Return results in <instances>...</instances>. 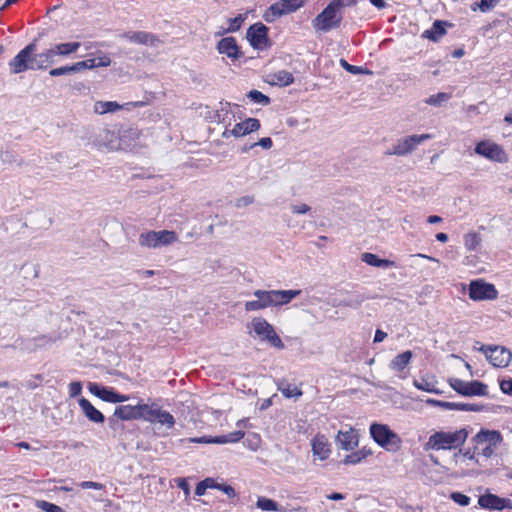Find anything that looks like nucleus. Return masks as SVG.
I'll return each instance as SVG.
<instances>
[{
    "label": "nucleus",
    "instance_id": "f257e3e1",
    "mask_svg": "<svg viewBox=\"0 0 512 512\" xmlns=\"http://www.w3.org/2000/svg\"><path fill=\"white\" fill-rule=\"evenodd\" d=\"M36 42L28 44L10 62L11 72L18 74L26 70H43L55 62L53 48L36 54Z\"/></svg>",
    "mask_w": 512,
    "mask_h": 512
},
{
    "label": "nucleus",
    "instance_id": "f03ea898",
    "mask_svg": "<svg viewBox=\"0 0 512 512\" xmlns=\"http://www.w3.org/2000/svg\"><path fill=\"white\" fill-rule=\"evenodd\" d=\"M469 431L461 428L454 431H435L424 444V450H457L466 442Z\"/></svg>",
    "mask_w": 512,
    "mask_h": 512
},
{
    "label": "nucleus",
    "instance_id": "7ed1b4c3",
    "mask_svg": "<svg viewBox=\"0 0 512 512\" xmlns=\"http://www.w3.org/2000/svg\"><path fill=\"white\" fill-rule=\"evenodd\" d=\"M369 430L372 439L382 448L388 451H395L400 448L401 438L388 425L372 423Z\"/></svg>",
    "mask_w": 512,
    "mask_h": 512
},
{
    "label": "nucleus",
    "instance_id": "20e7f679",
    "mask_svg": "<svg viewBox=\"0 0 512 512\" xmlns=\"http://www.w3.org/2000/svg\"><path fill=\"white\" fill-rule=\"evenodd\" d=\"M343 14L328 4L321 13L312 21L313 28L317 32H329L337 29L342 22Z\"/></svg>",
    "mask_w": 512,
    "mask_h": 512
},
{
    "label": "nucleus",
    "instance_id": "39448f33",
    "mask_svg": "<svg viewBox=\"0 0 512 512\" xmlns=\"http://www.w3.org/2000/svg\"><path fill=\"white\" fill-rule=\"evenodd\" d=\"M177 234L170 230L148 231L139 235V245L147 248H160L175 243Z\"/></svg>",
    "mask_w": 512,
    "mask_h": 512
},
{
    "label": "nucleus",
    "instance_id": "423d86ee",
    "mask_svg": "<svg viewBox=\"0 0 512 512\" xmlns=\"http://www.w3.org/2000/svg\"><path fill=\"white\" fill-rule=\"evenodd\" d=\"M252 327L255 334L260 338L261 341H266L275 348L283 349L284 343L281 338L275 332L274 327L264 318L255 317L253 318Z\"/></svg>",
    "mask_w": 512,
    "mask_h": 512
},
{
    "label": "nucleus",
    "instance_id": "0eeeda50",
    "mask_svg": "<svg viewBox=\"0 0 512 512\" xmlns=\"http://www.w3.org/2000/svg\"><path fill=\"white\" fill-rule=\"evenodd\" d=\"M303 4L304 0H280L265 11L263 18L266 22L272 23L283 15L295 12Z\"/></svg>",
    "mask_w": 512,
    "mask_h": 512
},
{
    "label": "nucleus",
    "instance_id": "6e6552de",
    "mask_svg": "<svg viewBox=\"0 0 512 512\" xmlns=\"http://www.w3.org/2000/svg\"><path fill=\"white\" fill-rule=\"evenodd\" d=\"M432 139L431 134L410 135L399 139L386 155L406 156L426 140Z\"/></svg>",
    "mask_w": 512,
    "mask_h": 512
},
{
    "label": "nucleus",
    "instance_id": "1a4fd4ad",
    "mask_svg": "<svg viewBox=\"0 0 512 512\" xmlns=\"http://www.w3.org/2000/svg\"><path fill=\"white\" fill-rule=\"evenodd\" d=\"M449 384L457 393L463 396L488 395L487 385L478 380L466 382L458 378H452L449 380Z\"/></svg>",
    "mask_w": 512,
    "mask_h": 512
},
{
    "label": "nucleus",
    "instance_id": "9d476101",
    "mask_svg": "<svg viewBox=\"0 0 512 512\" xmlns=\"http://www.w3.org/2000/svg\"><path fill=\"white\" fill-rule=\"evenodd\" d=\"M475 153L490 161L505 163L508 157L502 146L490 140H483L476 144Z\"/></svg>",
    "mask_w": 512,
    "mask_h": 512
},
{
    "label": "nucleus",
    "instance_id": "9b49d317",
    "mask_svg": "<svg viewBox=\"0 0 512 512\" xmlns=\"http://www.w3.org/2000/svg\"><path fill=\"white\" fill-rule=\"evenodd\" d=\"M479 350L485 354L494 367H507L512 359L511 351L503 346L481 345Z\"/></svg>",
    "mask_w": 512,
    "mask_h": 512
},
{
    "label": "nucleus",
    "instance_id": "f8f14e48",
    "mask_svg": "<svg viewBox=\"0 0 512 512\" xmlns=\"http://www.w3.org/2000/svg\"><path fill=\"white\" fill-rule=\"evenodd\" d=\"M469 297L474 301L494 300L498 297V291L493 284L474 280L469 284Z\"/></svg>",
    "mask_w": 512,
    "mask_h": 512
},
{
    "label": "nucleus",
    "instance_id": "ddd939ff",
    "mask_svg": "<svg viewBox=\"0 0 512 512\" xmlns=\"http://www.w3.org/2000/svg\"><path fill=\"white\" fill-rule=\"evenodd\" d=\"M148 406V404L142 403V401H138L135 405H120L116 407L114 417L124 421L138 419L146 421Z\"/></svg>",
    "mask_w": 512,
    "mask_h": 512
},
{
    "label": "nucleus",
    "instance_id": "4468645a",
    "mask_svg": "<svg viewBox=\"0 0 512 512\" xmlns=\"http://www.w3.org/2000/svg\"><path fill=\"white\" fill-rule=\"evenodd\" d=\"M246 38L254 49H263L270 45L268 28L261 22L255 23L248 28Z\"/></svg>",
    "mask_w": 512,
    "mask_h": 512
},
{
    "label": "nucleus",
    "instance_id": "2eb2a0df",
    "mask_svg": "<svg viewBox=\"0 0 512 512\" xmlns=\"http://www.w3.org/2000/svg\"><path fill=\"white\" fill-rule=\"evenodd\" d=\"M503 438L499 431L481 429L472 439L471 442L476 445L490 446L492 449H496L501 444Z\"/></svg>",
    "mask_w": 512,
    "mask_h": 512
},
{
    "label": "nucleus",
    "instance_id": "dca6fc26",
    "mask_svg": "<svg viewBox=\"0 0 512 512\" xmlns=\"http://www.w3.org/2000/svg\"><path fill=\"white\" fill-rule=\"evenodd\" d=\"M217 51L226 55L232 61H236L243 56V52L237 44V41L234 37H224L217 43Z\"/></svg>",
    "mask_w": 512,
    "mask_h": 512
},
{
    "label": "nucleus",
    "instance_id": "f3484780",
    "mask_svg": "<svg viewBox=\"0 0 512 512\" xmlns=\"http://www.w3.org/2000/svg\"><path fill=\"white\" fill-rule=\"evenodd\" d=\"M120 37L132 43L151 47L158 46L161 43L156 35L145 31H129L121 34Z\"/></svg>",
    "mask_w": 512,
    "mask_h": 512
},
{
    "label": "nucleus",
    "instance_id": "a211bd4d",
    "mask_svg": "<svg viewBox=\"0 0 512 512\" xmlns=\"http://www.w3.org/2000/svg\"><path fill=\"white\" fill-rule=\"evenodd\" d=\"M245 433L241 430L234 431L232 433H229L227 435L222 436H216V437H196V438H190L189 441L191 443H214V444H224V443H235L240 441L244 437Z\"/></svg>",
    "mask_w": 512,
    "mask_h": 512
},
{
    "label": "nucleus",
    "instance_id": "6ab92c4d",
    "mask_svg": "<svg viewBox=\"0 0 512 512\" xmlns=\"http://www.w3.org/2000/svg\"><path fill=\"white\" fill-rule=\"evenodd\" d=\"M146 421L151 423L157 421L162 425H166L167 428H173L175 424L173 415L167 411L161 410L156 405L148 406Z\"/></svg>",
    "mask_w": 512,
    "mask_h": 512
},
{
    "label": "nucleus",
    "instance_id": "aec40b11",
    "mask_svg": "<svg viewBox=\"0 0 512 512\" xmlns=\"http://www.w3.org/2000/svg\"><path fill=\"white\" fill-rule=\"evenodd\" d=\"M311 447L313 456L319 460L324 461L329 458L331 453L330 444L323 434H317L311 440Z\"/></svg>",
    "mask_w": 512,
    "mask_h": 512
},
{
    "label": "nucleus",
    "instance_id": "412c9836",
    "mask_svg": "<svg viewBox=\"0 0 512 512\" xmlns=\"http://www.w3.org/2000/svg\"><path fill=\"white\" fill-rule=\"evenodd\" d=\"M338 446L346 451H351L358 446V436L353 429L349 431H339L336 437Z\"/></svg>",
    "mask_w": 512,
    "mask_h": 512
},
{
    "label": "nucleus",
    "instance_id": "4be33fe9",
    "mask_svg": "<svg viewBox=\"0 0 512 512\" xmlns=\"http://www.w3.org/2000/svg\"><path fill=\"white\" fill-rule=\"evenodd\" d=\"M79 406L84 415L94 423H103L105 417L98 409H96L86 398L79 399Z\"/></svg>",
    "mask_w": 512,
    "mask_h": 512
},
{
    "label": "nucleus",
    "instance_id": "5701e85b",
    "mask_svg": "<svg viewBox=\"0 0 512 512\" xmlns=\"http://www.w3.org/2000/svg\"><path fill=\"white\" fill-rule=\"evenodd\" d=\"M88 389L91 394L101 400L110 403L114 402V395L116 391L113 388L105 387L98 383H89Z\"/></svg>",
    "mask_w": 512,
    "mask_h": 512
},
{
    "label": "nucleus",
    "instance_id": "b1692460",
    "mask_svg": "<svg viewBox=\"0 0 512 512\" xmlns=\"http://www.w3.org/2000/svg\"><path fill=\"white\" fill-rule=\"evenodd\" d=\"M300 293V290H272L273 306L288 304Z\"/></svg>",
    "mask_w": 512,
    "mask_h": 512
},
{
    "label": "nucleus",
    "instance_id": "393cba45",
    "mask_svg": "<svg viewBox=\"0 0 512 512\" xmlns=\"http://www.w3.org/2000/svg\"><path fill=\"white\" fill-rule=\"evenodd\" d=\"M267 82L271 85L285 87L294 82V76L291 72L287 70H279L268 75Z\"/></svg>",
    "mask_w": 512,
    "mask_h": 512
},
{
    "label": "nucleus",
    "instance_id": "a878e982",
    "mask_svg": "<svg viewBox=\"0 0 512 512\" xmlns=\"http://www.w3.org/2000/svg\"><path fill=\"white\" fill-rule=\"evenodd\" d=\"M502 497L492 493H485L478 498V504L481 508L486 510L501 511Z\"/></svg>",
    "mask_w": 512,
    "mask_h": 512
},
{
    "label": "nucleus",
    "instance_id": "bb28decb",
    "mask_svg": "<svg viewBox=\"0 0 512 512\" xmlns=\"http://www.w3.org/2000/svg\"><path fill=\"white\" fill-rule=\"evenodd\" d=\"M111 63V59L108 56L96 57L86 59L84 61H80L75 63L77 71L81 72L86 69H93L97 67H107Z\"/></svg>",
    "mask_w": 512,
    "mask_h": 512
},
{
    "label": "nucleus",
    "instance_id": "cd10ccee",
    "mask_svg": "<svg viewBox=\"0 0 512 512\" xmlns=\"http://www.w3.org/2000/svg\"><path fill=\"white\" fill-rule=\"evenodd\" d=\"M260 128V121L256 118H247L245 121L237 123L234 126V132H236V138L249 134L251 132L258 131Z\"/></svg>",
    "mask_w": 512,
    "mask_h": 512
},
{
    "label": "nucleus",
    "instance_id": "c85d7f7f",
    "mask_svg": "<svg viewBox=\"0 0 512 512\" xmlns=\"http://www.w3.org/2000/svg\"><path fill=\"white\" fill-rule=\"evenodd\" d=\"M412 357V351H404L390 361L389 368L395 372H402L410 364Z\"/></svg>",
    "mask_w": 512,
    "mask_h": 512
},
{
    "label": "nucleus",
    "instance_id": "c756f323",
    "mask_svg": "<svg viewBox=\"0 0 512 512\" xmlns=\"http://www.w3.org/2000/svg\"><path fill=\"white\" fill-rule=\"evenodd\" d=\"M446 26L447 22L436 20L430 29L423 32L422 37L437 42L442 36L446 34Z\"/></svg>",
    "mask_w": 512,
    "mask_h": 512
},
{
    "label": "nucleus",
    "instance_id": "7c9ffc66",
    "mask_svg": "<svg viewBox=\"0 0 512 512\" xmlns=\"http://www.w3.org/2000/svg\"><path fill=\"white\" fill-rule=\"evenodd\" d=\"M80 46L79 42H67L57 44L52 48L56 56H67L76 52Z\"/></svg>",
    "mask_w": 512,
    "mask_h": 512
},
{
    "label": "nucleus",
    "instance_id": "2f4dec72",
    "mask_svg": "<svg viewBox=\"0 0 512 512\" xmlns=\"http://www.w3.org/2000/svg\"><path fill=\"white\" fill-rule=\"evenodd\" d=\"M370 454L371 450L363 448L346 455L342 462L345 465H355L366 459Z\"/></svg>",
    "mask_w": 512,
    "mask_h": 512
},
{
    "label": "nucleus",
    "instance_id": "473e14b6",
    "mask_svg": "<svg viewBox=\"0 0 512 512\" xmlns=\"http://www.w3.org/2000/svg\"><path fill=\"white\" fill-rule=\"evenodd\" d=\"M122 108L117 102L114 101H97L94 105V111L98 114H105L115 112Z\"/></svg>",
    "mask_w": 512,
    "mask_h": 512
},
{
    "label": "nucleus",
    "instance_id": "72a5a7b5",
    "mask_svg": "<svg viewBox=\"0 0 512 512\" xmlns=\"http://www.w3.org/2000/svg\"><path fill=\"white\" fill-rule=\"evenodd\" d=\"M436 381L433 378L422 377L420 380H414V386L422 391H426L429 393L439 394L440 391L435 388Z\"/></svg>",
    "mask_w": 512,
    "mask_h": 512
},
{
    "label": "nucleus",
    "instance_id": "f704fd0d",
    "mask_svg": "<svg viewBox=\"0 0 512 512\" xmlns=\"http://www.w3.org/2000/svg\"><path fill=\"white\" fill-rule=\"evenodd\" d=\"M483 408H484L483 405L470 404V403L446 402V405H445V409L460 410V411L480 412L483 410Z\"/></svg>",
    "mask_w": 512,
    "mask_h": 512
},
{
    "label": "nucleus",
    "instance_id": "c9c22d12",
    "mask_svg": "<svg viewBox=\"0 0 512 512\" xmlns=\"http://www.w3.org/2000/svg\"><path fill=\"white\" fill-rule=\"evenodd\" d=\"M278 390L286 398L299 397L302 395V391L300 389L285 381H281L278 383Z\"/></svg>",
    "mask_w": 512,
    "mask_h": 512
},
{
    "label": "nucleus",
    "instance_id": "e433bc0d",
    "mask_svg": "<svg viewBox=\"0 0 512 512\" xmlns=\"http://www.w3.org/2000/svg\"><path fill=\"white\" fill-rule=\"evenodd\" d=\"M254 296L258 298L261 302V305L264 309L268 307H273V298H272V290H261L258 289L254 291Z\"/></svg>",
    "mask_w": 512,
    "mask_h": 512
},
{
    "label": "nucleus",
    "instance_id": "4c0bfd02",
    "mask_svg": "<svg viewBox=\"0 0 512 512\" xmlns=\"http://www.w3.org/2000/svg\"><path fill=\"white\" fill-rule=\"evenodd\" d=\"M244 21H245V16L242 14H239L238 16H236L234 18H229L228 19L229 27H227L223 31L219 32L218 35H222L225 33H233V32L238 31L241 28Z\"/></svg>",
    "mask_w": 512,
    "mask_h": 512
},
{
    "label": "nucleus",
    "instance_id": "58836bf2",
    "mask_svg": "<svg viewBox=\"0 0 512 512\" xmlns=\"http://www.w3.org/2000/svg\"><path fill=\"white\" fill-rule=\"evenodd\" d=\"M256 506L262 511H280L278 503L266 497H258Z\"/></svg>",
    "mask_w": 512,
    "mask_h": 512
},
{
    "label": "nucleus",
    "instance_id": "ea45409f",
    "mask_svg": "<svg viewBox=\"0 0 512 512\" xmlns=\"http://www.w3.org/2000/svg\"><path fill=\"white\" fill-rule=\"evenodd\" d=\"M480 241L481 237L476 232H468L467 234L464 235L465 247L470 251L475 250L477 246L480 244Z\"/></svg>",
    "mask_w": 512,
    "mask_h": 512
},
{
    "label": "nucleus",
    "instance_id": "a19ab883",
    "mask_svg": "<svg viewBox=\"0 0 512 512\" xmlns=\"http://www.w3.org/2000/svg\"><path fill=\"white\" fill-rule=\"evenodd\" d=\"M247 97L254 103L267 106L270 104V98L258 90H251L248 92Z\"/></svg>",
    "mask_w": 512,
    "mask_h": 512
},
{
    "label": "nucleus",
    "instance_id": "79ce46f5",
    "mask_svg": "<svg viewBox=\"0 0 512 512\" xmlns=\"http://www.w3.org/2000/svg\"><path fill=\"white\" fill-rule=\"evenodd\" d=\"M451 95L445 92H439L437 94L431 95L425 100L426 104L432 105V106H441L442 103L448 101L450 99Z\"/></svg>",
    "mask_w": 512,
    "mask_h": 512
},
{
    "label": "nucleus",
    "instance_id": "37998d69",
    "mask_svg": "<svg viewBox=\"0 0 512 512\" xmlns=\"http://www.w3.org/2000/svg\"><path fill=\"white\" fill-rule=\"evenodd\" d=\"M78 73L75 63L72 65H66L58 68H53L49 71L50 76L58 77L62 75Z\"/></svg>",
    "mask_w": 512,
    "mask_h": 512
},
{
    "label": "nucleus",
    "instance_id": "c03bdc74",
    "mask_svg": "<svg viewBox=\"0 0 512 512\" xmlns=\"http://www.w3.org/2000/svg\"><path fill=\"white\" fill-rule=\"evenodd\" d=\"M340 65L342 68H344L347 72L358 75V74H371L372 72L368 69H365L361 66H355L349 64L345 59H340Z\"/></svg>",
    "mask_w": 512,
    "mask_h": 512
},
{
    "label": "nucleus",
    "instance_id": "a18cd8bd",
    "mask_svg": "<svg viewBox=\"0 0 512 512\" xmlns=\"http://www.w3.org/2000/svg\"><path fill=\"white\" fill-rule=\"evenodd\" d=\"M459 454H462L468 460L474 461L475 463H479V459L477 458V451L479 450V445L474 444L472 448H467L465 450L457 449Z\"/></svg>",
    "mask_w": 512,
    "mask_h": 512
},
{
    "label": "nucleus",
    "instance_id": "49530a36",
    "mask_svg": "<svg viewBox=\"0 0 512 512\" xmlns=\"http://www.w3.org/2000/svg\"><path fill=\"white\" fill-rule=\"evenodd\" d=\"M36 506L45 512H65L60 506L45 500L37 501Z\"/></svg>",
    "mask_w": 512,
    "mask_h": 512
},
{
    "label": "nucleus",
    "instance_id": "de8ad7c7",
    "mask_svg": "<svg viewBox=\"0 0 512 512\" xmlns=\"http://www.w3.org/2000/svg\"><path fill=\"white\" fill-rule=\"evenodd\" d=\"M210 487H214V479L206 478L197 484L196 489H195V494L198 496H202L205 494L206 490Z\"/></svg>",
    "mask_w": 512,
    "mask_h": 512
},
{
    "label": "nucleus",
    "instance_id": "09e8293b",
    "mask_svg": "<svg viewBox=\"0 0 512 512\" xmlns=\"http://www.w3.org/2000/svg\"><path fill=\"white\" fill-rule=\"evenodd\" d=\"M334 9L341 11L343 8L352 7L357 4V0H332L329 3Z\"/></svg>",
    "mask_w": 512,
    "mask_h": 512
},
{
    "label": "nucleus",
    "instance_id": "8fccbe9b",
    "mask_svg": "<svg viewBox=\"0 0 512 512\" xmlns=\"http://www.w3.org/2000/svg\"><path fill=\"white\" fill-rule=\"evenodd\" d=\"M361 259L363 262H365L366 264H368L370 266H373V267L380 266L381 258H379L376 254L366 252V253L362 254Z\"/></svg>",
    "mask_w": 512,
    "mask_h": 512
},
{
    "label": "nucleus",
    "instance_id": "3c124183",
    "mask_svg": "<svg viewBox=\"0 0 512 512\" xmlns=\"http://www.w3.org/2000/svg\"><path fill=\"white\" fill-rule=\"evenodd\" d=\"M450 498L460 506H468L470 504V497L460 492H453Z\"/></svg>",
    "mask_w": 512,
    "mask_h": 512
},
{
    "label": "nucleus",
    "instance_id": "603ef678",
    "mask_svg": "<svg viewBox=\"0 0 512 512\" xmlns=\"http://www.w3.org/2000/svg\"><path fill=\"white\" fill-rule=\"evenodd\" d=\"M363 301H364V297L362 295H357L354 298H348V299L342 300L339 303V305L356 308V307L360 306Z\"/></svg>",
    "mask_w": 512,
    "mask_h": 512
},
{
    "label": "nucleus",
    "instance_id": "864d4df0",
    "mask_svg": "<svg viewBox=\"0 0 512 512\" xmlns=\"http://www.w3.org/2000/svg\"><path fill=\"white\" fill-rule=\"evenodd\" d=\"M211 488L221 490L230 498H233L236 496V491L232 486L227 485V484H219L215 480H214V487H211Z\"/></svg>",
    "mask_w": 512,
    "mask_h": 512
},
{
    "label": "nucleus",
    "instance_id": "5fc2aeb1",
    "mask_svg": "<svg viewBox=\"0 0 512 512\" xmlns=\"http://www.w3.org/2000/svg\"><path fill=\"white\" fill-rule=\"evenodd\" d=\"M82 392V384L79 381H73L69 384V395L74 398Z\"/></svg>",
    "mask_w": 512,
    "mask_h": 512
},
{
    "label": "nucleus",
    "instance_id": "6e6d98bb",
    "mask_svg": "<svg viewBox=\"0 0 512 512\" xmlns=\"http://www.w3.org/2000/svg\"><path fill=\"white\" fill-rule=\"evenodd\" d=\"M263 306L261 305L260 300L257 298V300L247 301L245 303V310L246 311H258L263 310Z\"/></svg>",
    "mask_w": 512,
    "mask_h": 512
},
{
    "label": "nucleus",
    "instance_id": "4d7b16f0",
    "mask_svg": "<svg viewBox=\"0 0 512 512\" xmlns=\"http://www.w3.org/2000/svg\"><path fill=\"white\" fill-rule=\"evenodd\" d=\"M79 486L82 489H96V490H103L104 485L98 482L93 481H83L79 484Z\"/></svg>",
    "mask_w": 512,
    "mask_h": 512
},
{
    "label": "nucleus",
    "instance_id": "13d9d810",
    "mask_svg": "<svg viewBox=\"0 0 512 512\" xmlns=\"http://www.w3.org/2000/svg\"><path fill=\"white\" fill-rule=\"evenodd\" d=\"M273 145L272 139L270 137L261 138L258 142L250 145V148H254L256 146H261L264 149H270Z\"/></svg>",
    "mask_w": 512,
    "mask_h": 512
},
{
    "label": "nucleus",
    "instance_id": "bf43d9fd",
    "mask_svg": "<svg viewBox=\"0 0 512 512\" xmlns=\"http://www.w3.org/2000/svg\"><path fill=\"white\" fill-rule=\"evenodd\" d=\"M254 202V197L250 195L242 196L236 200V207H246Z\"/></svg>",
    "mask_w": 512,
    "mask_h": 512
},
{
    "label": "nucleus",
    "instance_id": "052dcab7",
    "mask_svg": "<svg viewBox=\"0 0 512 512\" xmlns=\"http://www.w3.org/2000/svg\"><path fill=\"white\" fill-rule=\"evenodd\" d=\"M500 389L504 394L512 395V379L501 380Z\"/></svg>",
    "mask_w": 512,
    "mask_h": 512
},
{
    "label": "nucleus",
    "instance_id": "680f3d73",
    "mask_svg": "<svg viewBox=\"0 0 512 512\" xmlns=\"http://www.w3.org/2000/svg\"><path fill=\"white\" fill-rule=\"evenodd\" d=\"M496 3L497 0H480V2L478 3V7L482 12H486L492 9Z\"/></svg>",
    "mask_w": 512,
    "mask_h": 512
},
{
    "label": "nucleus",
    "instance_id": "e2e57ef3",
    "mask_svg": "<svg viewBox=\"0 0 512 512\" xmlns=\"http://www.w3.org/2000/svg\"><path fill=\"white\" fill-rule=\"evenodd\" d=\"M310 206L307 204H296L291 206V210L295 214H305L310 211Z\"/></svg>",
    "mask_w": 512,
    "mask_h": 512
},
{
    "label": "nucleus",
    "instance_id": "0e129e2a",
    "mask_svg": "<svg viewBox=\"0 0 512 512\" xmlns=\"http://www.w3.org/2000/svg\"><path fill=\"white\" fill-rule=\"evenodd\" d=\"M494 451L495 450L492 449L490 446L480 445L477 454L482 455L485 458H490L494 454Z\"/></svg>",
    "mask_w": 512,
    "mask_h": 512
},
{
    "label": "nucleus",
    "instance_id": "69168bd1",
    "mask_svg": "<svg viewBox=\"0 0 512 512\" xmlns=\"http://www.w3.org/2000/svg\"><path fill=\"white\" fill-rule=\"evenodd\" d=\"M230 106H231V104L229 102H220V108L217 109L218 121H224V119L220 118V115H221L222 112L227 114L229 112Z\"/></svg>",
    "mask_w": 512,
    "mask_h": 512
},
{
    "label": "nucleus",
    "instance_id": "338daca9",
    "mask_svg": "<svg viewBox=\"0 0 512 512\" xmlns=\"http://www.w3.org/2000/svg\"><path fill=\"white\" fill-rule=\"evenodd\" d=\"M387 337V333L380 330V329H377L376 332H375V336H374V342L375 343H380L382 342L385 338Z\"/></svg>",
    "mask_w": 512,
    "mask_h": 512
},
{
    "label": "nucleus",
    "instance_id": "774afa93",
    "mask_svg": "<svg viewBox=\"0 0 512 512\" xmlns=\"http://www.w3.org/2000/svg\"><path fill=\"white\" fill-rule=\"evenodd\" d=\"M129 399H130L129 395H124V394H120L118 392H115L114 402L113 403H121V402L128 401Z\"/></svg>",
    "mask_w": 512,
    "mask_h": 512
}]
</instances>
